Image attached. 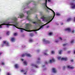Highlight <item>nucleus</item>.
Segmentation results:
<instances>
[{"label":"nucleus","instance_id":"864d4df0","mask_svg":"<svg viewBox=\"0 0 75 75\" xmlns=\"http://www.w3.org/2000/svg\"><path fill=\"white\" fill-rule=\"evenodd\" d=\"M30 3H31V1H29V4H30Z\"/></svg>","mask_w":75,"mask_h":75},{"label":"nucleus","instance_id":"c03bdc74","mask_svg":"<svg viewBox=\"0 0 75 75\" xmlns=\"http://www.w3.org/2000/svg\"><path fill=\"white\" fill-rule=\"evenodd\" d=\"M61 57H58L59 59H61Z\"/></svg>","mask_w":75,"mask_h":75},{"label":"nucleus","instance_id":"6ab92c4d","mask_svg":"<svg viewBox=\"0 0 75 75\" xmlns=\"http://www.w3.org/2000/svg\"><path fill=\"white\" fill-rule=\"evenodd\" d=\"M72 20V19L71 18H68L67 20V21H68V22H69V21H70L71 20Z\"/></svg>","mask_w":75,"mask_h":75},{"label":"nucleus","instance_id":"bb28decb","mask_svg":"<svg viewBox=\"0 0 75 75\" xmlns=\"http://www.w3.org/2000/svg\"><path fill=\"white\" fill-rule=\"evenodd\" d=\"M33 39H30L29 40L30 42H33Z\"/></svg>","mask_w":75,"mask_h":75},{"label":"nucleus","instance_id":"b1692460","mask_svg":"<svg viewBox=\"0 0 75 75\" xmlns=\"http://www.w3.org/2000/svg\"><path fill=\"white\" fill-rule=\"evenodd\" d=\"M9 33H10V32H9V31H8L6 33V34L7 35H9Z\"/></svg>","mask_w":75,"mask_h":75},{"label":"nucleus","instance_id":"c756f323","mask_svg":"<svg viewBox=\"0 0 75 75\" xmlns=\"http://www.w3.org/2000/svg\"><path fill=\"white\" fill-rule=\"evenodd\" d=\"M74 42V40H71V43H73Z\"/></svg>","mask_w":75,"mask_h":75},{"label":"nucleus","instance_id":"a18cd8bd","mask_svg":"<svg viewBox=\"0 0 75 75\" xmlns=\"http://www.w3.org/2000/svg\"><path fill=\"white\" fill-rule=\"evenodd\" d=\"M1 46L2 47H3V46H4V44H2L1 45Z\"/></svg>","mask_w":75,"mask_h":75},{"label":"nucleus","instance_id":"412c9836","mask_svg":"<svg viewBox=\"0 0 75 75\" xmlns=\"http://www.w3.org/2000/svg\"><path fill=\"white\" fill-rule=\"evenodd\" d=\"M23 63L24 64H25V65H27V62L26 61H24L23 62Z\"/></svg>","mask_w":75,"mask_h":75},{"label":"nucleus","instance_id":"6e6d98bb","mask_svg":"<svg viewBox=\"0 0 75 75\" xmlns=\"http://www.w3.org/2000/svg\"><path fill=\"white\" fill-rule=\"evenodd\" d=\"M37 63H39V61H37Z\"/></svg>","mask_w":75,"mask_h":75},{"label":"nucleus","instance_id":"ea45409f","mask_svg":"<svg viewBox=\"0 0 75 75\" xmlns=\"http://www.w3.org/2000/svg\"><path fill=\"white\" fill-rule=\"evenodd\" d=\"M59 39H60V40H62V38L61 37L59 38Z\"/></svg>","mask_w":75,"mask_h":75},{"label":"nucleus","instance_id":"052dcab7","mask_svg":"<svg viewBox=\"0 0 75 75\" xmlns=\"http://www.w3.org/2000/svg\"><path fill=\"white\" fill-rule=\"evenodd\" d=\"M31 10H33V8L32 9H31Z\"/></svg>","mask_w":75,"mask_h":75},{"label":"nucleus","instance_id":"5fc2aeb1","mask_svg":"<svg viewBox=\"0 0 75 75\" xmlns=\"http://www.w3.org/2000/svg\"><path fill=\"white\" fill-rule=\"evenodd\" d=\"M61 25H63V23H62L61 24Z\"/></svg>","mask_w":75,"mask_h":75},{"label":"nucleus","instance_id":"e2e57ef3","mask_svg":"<svg viewBox=\"0 0 75 75\" xmlns=\"http://www.w3.org/2000/svg\"><path fill=\"white\" fill-rule=\"evenodd\" d=\"M24 74H25H25H26V73H24Z\"/></svg>","mask_w":75,"mask_h":75},{"label":"nucleus","instance_id":"f704fd0d","mask_svg":"<svg viewBox=\"0 0 75 75\" xmlns=\"http://www.w3.org/2000/svg\"><path fill=\"white\" fill-rule=\"evenodd\" d=\"M33 24H37V23L36 22H33Z\"/></svg>","mask_w":75,"mask_h":75},{"label":"nucleus","instance_id":"f8f14e48","mask_svg":"<svg viewBox=\"0 0 75 75\" xmlns=\"http://www.w3.org/2000/svg\"><path fill=\"white\" fill-rule=\"evenodd\" d=\"M25 54L26 56H27V57H31V55L30 54L25 53Z\"/></svg>","mask_w":75,"mask_h":75},{"label":"nucleus","instance_id":"7ed1b4c3","mask_svg":"<svg viewBox=\"0 0 75 75\" xmlns=\"http://www.w3.org/2000/svg\"><path fill=\"white\" fill-rule=\"evenodd\" d=\"M52 16H48L47 17H44V16H43L42 17H41L42 19H43V21H49V20L52 17Z\"/></svg>","mask_w":75,"mask_h":75},{"label":"nucleus","instance_id":"20e7f679","mask_svg":"<svg viewBox=\"0 0 75 75\" xmlns=\"http://www.w3.org/2000/svg\"><path fill=\"white\" fill-rule=\"evenodd\" d=\"M10 23L7 22H4V23L0 25V28H2V25H7V27H9V26L8 25H12V24H9Z\"/></svg>","mask_w":75,"mask_h":75},{"label":"nucleus","instance_id":"9b49d317","mask_svg":"<svg viewBox=\"0 0 75 75\" xmlns=\"http://www.w3.org/2000/svg\"><path fill=\"white\" fill-rule=\"evenodd\" d=\"M11 41L12 42H14V41H15V38H11Z\"/></svg>","mask_w":75,"mask_h":75},{"label":"nucleus","instance_id":"0eeeda50","mask_svg":"<svg viewBox=\"0 0 75 75\" xmlns=\"http://www.w3.org/2000/svg\"><path fill=\"white\" fill-rule=\"evenodd\" d=\"M70 5L71 6V8H75V3H71Z\"/></svg>","mask_w":75,"mask_h":75},{"label":"nucleus","instance_id":"72a5a7b5","mask_svg":"<svg viewBox=\"0 0 75 75\" xmlns=\"http://www.w3.org/2000/svg\"><path fill=\"white\" fill-rule=\"evenodd\" d=\"M75 32V30H73L72 31V33H74Z\"/></svg>","mask_w":75,"mask_h":75},{"label":"nucleus","instance_id":"603ef678","mask_svg":"<svg viewBox=\"0 0 75 75\" xmlns=\"http://www.w3.org/2000/svg\"><path fill=\"white\" fill-rule=\"evenodd\" d=\"M65 66H64L63 68H64V69H65Z\"/></svg>","mask_w":75,"mask_h":75},{"label":"nucleus","instance_id":"bf43d9fd","mask_svg":"<svg viewBox=\"0 0 75 75\" xmlns=\"http://www.w3.org/2000/svg\"><path fill=\"white\" fill-rule=\"evenodd\" d=\"M45 65L43 66V67H45Z\"/></svg>","mask_w":75,"mask_h":75},{"label":"nucleus","instance_id":"69168bd1","mask_svg":"<svg viewBox=\"0 0 75 75\" xmlns=\"http://www.w3.org/2000/svg\"><path fill=\"white\" fill-rule=\"evenodd\" d=\"M48 27H49V26H48L47 27V28H48Z\"/></svg>","mask_w":75,"mask_h":75},{"label":"nucleus","instance_id":"4468645a","mask_svg":"<svg viewBox=\"0 0 75 75\" xmlns=\"http://www.w3.org/2000/svg\"><path fill=\"white\" fill-rule=\"evenodd\" d=\"M19 16L21 18H23L24 17V14L23 13H21V14L19 15Z\"/></svg>","mask_w":75,"mask_h":75},{"label":"nucleus","instance_id":"c9c22d12","mask_svg":"<svg viewBox=\"0 0 75 75\" xmlns=\"http://www.w3.org/2000/svg\"><path fill=\"white\" fill-rule=\"evenodd\" d=\"M49 35H52V33H49Z\"/></svg>","mask_w":75,"mask_h":75},{"label":"nucleus","instance_id":"5701e85b","mask_svg":"<svg viewBox=\"0 0 75 75\" xmlns=\"http://www.w3.org/2000/svg\"><path fill=\"white\" fill-rule=\"evenodd\" d=\"M25 56V54H23L21 55L22 57H24Z\"/></svg>","mask_w":75,"mask_h":75},{"label":"nucleus","instance_id":"e433bc0d","mask_svg":"<svg viewBox=\"0 0 75 75\" xmlns=\"http://www.w3.org/2000/svg\"><path fill=\"white\" fill-rule=\"evenodd\" d=\"M67 45V44H64L63 45V46H66V45Z\"/></svg>","mask_w":75,"mask_h":75},{"label":"nucleus","instance_id":"338daca9","mask_svg":"<svg viewBox=\"0 0 75 75\" xmlns=\"http://www.w3.org/2000/svg\"><path fill=\"white\" fill-rule=\"evenodd\" d=\"M37 52H39V50H38V51H37Z\"/></svg>","mask_w":75,"mask_h":75},{"label":"nucleus","instance_id":"393cba45","mask_svg":"<svg viewBox=\"0 0 75 75\" xmlns=\"http://www.w3.org/2000/svg\"><path fill=\"white\" fill-rule=\"evenodd\" d=\"M56 16H60V14H59V13H57L56 14Z\"/></svg>","mask_w":75,"mask_h":75},{"label":"nucleus","instance_id":"58836bf2","mask_svg":"<svg viewBox=\"0 0 75 75\" xmlns=\"http://www.w3.org/2000/svg\"><path fill=\"white\" fill-rule=\"evenodd\" d=\"M44 55H47V53H44Z\"/></svg>","mask_w":75,"mask_h":75},{"label":"nucleus","instance_id":"13d9d810","mask_svg":"<svg viewBox=\"0 0 75 75\" xmlns=\"http://www.w3.org/2000/svg\"><path fill=\"white\" fill-rule=\"evenodd\" d=\"M55 42H58V41H55Z\"/></svg>","mask_w":75,"mask_h":75},{"label":"nucleus","instance_id":"49530a36","mask_svg":"<svg viewBox=\"0 0 75 75\" xmlns=\"http://www.w3.org/2000/svg\"><path fill=\"white\" fill-rule=\"evenodd\" d=\"M40 58H38V60H40Z\"/></svg>","mask_w":75,"mask_h":75},{"label":"nucleus","instance_id":"680f3d73","mask_svg":"<svg viewBox=\"0 0 75 75\" xmlns=\"http://www.w3.org/2000/svg\"><path fill=\"white\" fill-rule=\"evenodd\" d=\"M74 54H75V51H74Z\"/></svg>","mask_w":75,"mask_h":75},{"label":"nucleus","instance_id":"1a4fd4ad","mask_svg":"<svg viewBox=\"0 0 75 75\" xmlns=\"http://www.w3.org/2000/svg\"><path fill=\"white\" fill-rule=\"evenodd\" d=\"M67 59H68L67 58H62L61 59V60H63V61H67Z\"/></svg>","mask_w":75,"mask_h":75},{"label":"nucleus","instance_id":"dca6fc26","mask_svg":"<svg viewBox=\"0 0 75 75\" xmlns=\"http://www.w3.org/2000/svg\"><path fill=\"white\" fill-rule=\"evenodd\" d=\"M55 61V60L54 59V58H53L52 59V60H50V63H51L52 62H54Z\"/></svg>","mask_w":75,"mask_h":75},{"label":"nucleus","instance_id":"ddd939ff","mask_svg":"<svg viewBox=\"0 0 75 75\" xmlns=\"http://www.w3.org/2000/svg\"><path fill=\"white\" fill-rule=\"evenodd\" d=\"M67 68H69V69H74V67H71L70 66H68Z\"/></svg>","mask_w":75,"mask_h":75},{"label":"nucleus","instance_id":"7c9ffc66","mask_svg":"<svg viewBox=\"0 0 75 75\" xmlns=\"http://www.w3.org/2000/svg\"><path fill=\"white\" fill-rule=\"evenodd\" d=\"M21 72H25V71L23 70H21Z\"/></svg>","mask_w":75,"mask_h":75},{"label":"nucleus","instance_id":"3c124183","mask_svg":"<svg viewBox=\"0 0 75 75\" xmlns=\"http://www.w3.org/2000/svg\"><path fill=\"white\" fill-rule=\"evenodd\" d=\"M21 60H22V61H24V59H21Z\"/></svg>","mask_w":75,"mask_h":75},{"label":"nucleus","instance_id":"4be33fe9","mask_svg":"<svg viewBox=\"0 0 75 75\" xmlns=\"http://www.w3.org/2000/svg\"><path fill=\"white\" fill-rule=\"evenodd\" d=\"M47 0H45V6L46 7H47Z\"/></svg>","mask_w":75,"mask_h":75},{"label":"nucleus","instance_id":"f3484780","mask_svg":"<svg viewBox=\"0 0 75 75\" xmlns=\"http://www.w3.org/2000/svg\"><path fill=\"white\" fill-rule=\"evenodd\" d=\"M27 18L28 21H31V19H30V18H29V17H28V16L27 17Z\"/></svg>","mask_w":75,"mask_h":75},{"label":"nucleus","instance_id":"4c0bfd02","mask_svg":"<svg viewBox=\"0 0 75 75\" xmlns=\"http://www.w3.org/2000/svg\"><path fill=\"white\" fill-rule=\"evenodd\" d=\"M38 21L40 23H41V20H38Z\"/></svg>","mask_w":75,"mask_h":75},{"label":"nucleus","instance_id":"0e129e2a","mask_svg":"<svg viewBox=\"0 0 75 75\" xmlns=\"http://www.w3.org/2000/svg\"><path fill=\"white\" fill-rule=\"evenodd\" d=\"M72 1H75V0H72Z\"/></svg>","mask_w":75,"mask_h":75},{"label":"nucleus","instance_id":"2f4dec72","mask_svg":"<svg viewBox=\"0 0 75 75\" xmlns=\"http://www.w3.org/2000/svg\"><path fill=\"white\" fill-rule=\"evenodd\" d=\"M7 75H11V74L10 73H7Z\"/></svg>","mask_w":75,"mask_h":75},{"label":"nucleus","instance_id":"09e8293b","mask_svg":"<svg viewBox=\"0 0 75 75\" xmlns=\"http://www.w3.org/2000/svg\"><path fill=\"white\" fill-rule=\"evenodd\" d=\"M48 1L50 2V1H51V0H48Z\"/></svg>","mask_w":75,"mask_h":75},{"label":"nucleus","instance_id":"8fccbe9b","mask_svg":"<svg viewBox=\"0 0 75 75\" xmlns=\"http://www.w3.org/2000/svg\"><path fill=\"white\" fill-rule=\"evenodd\" d=\"M74 21L75 22V17L74 18Z\"/></svg>","mask_w":75,"mask_h":75},{"label":"nucleus","instance_id":"473e14b6","mask_svg":"<svg viewBox=\"0 0 75 75\" xmlns=\"http://www.w3.org/2000/svg\"><path fill=\"white\" fill-rule=\"evenodd\" d=\"M30 36H31L32 37L33 36V34L31 33L30 34Z\"/></svg>","mask_w":75,"mask_h":75},{"label":"nucleus","instance_id":"9d476101","mask_svg":"<svg viewBox=\"0 0 75 75\" xmlns=\"http://www.w3.org/2000/svg\"><path fill=\"white\" fill-rule=\"evenodd\" d=\"M65 31H68L69 32H71V29L69 28H68L66 29H65Z\"/></svg>","mask_w":75,"mask_h":75},{"label":"nucleus","instance_id":"2eb2a0df","mask_svg":"<svg viewBox=\"0 0 75 75\" xmlns=\"http://www.w3.org/2000/svg\"><path fill=\"white\" fill-rule=\"evenodd\" d=\"M32 13V12L31 11H28V12H27V14H29V15H30V14H32V13Z\"/></svg>","mask_w":75,"mask_h":75},{"label":"nucleus","instance_id":"a878e982","mask_svg":"<svg viewBox=\"0 0 75 75\" xmlns=\"http://www.w3.org/2000/svg\"><path fill=\"white\" fill-rule=\"evenodd\" d=\"M59 54H61V52H62V50H60L59 51Z\"/></svg>","mask_w":75,"mask_h":75},{"label":"nucleus","instance_id":"f03ea898","mask_svg":"<svg viewBox=\"0 0 75 75\" xmlns=\"http://www.w3.org/2000/svg\"><path fill=\"white\" fill-rule=\"evenodd\" d=\"M47 8H48V9H49V10H51L52 12H53V14H54V16L52 17V18L51 19V20H50L49 22H48L46 24L42 25H41L40 27V28H39L38 29H35L34 30H33L32 31H38V30H40V28H43V26H44V25H47V24H48L50 23V22L51 21H52V20L54 18V17H55V12L53 10H52V9L49 8L48 7H47Z\"/></svg>","mask_w":75,"mask_h":75},{"label":"nucleus","instance_id":"423d86ee","mask_svg":"<svg viewBox=\"0 0 75 75\" xmlns=\"http://www.w3.org/2000/svg\"><path fill=\"white\" fill-rule=\"evenodd\" d=\"M42 41L43 42H45V44H50V41L46 40L45 39H43L42 40Z\"/></svg>","mask_w":75,"mask_h":75},{"label":"nucleus","instance_id":"39448f33","mask_svg":"<svg viewBox=\"0 0 75 75\" xmlns=\"http://www.w3.org/2000/svg\"><path fill=\"white\" fill-rule=\"evenodd\" d=\"M3 43L4 44H6V46H9V42L6 41H3Z\"/></svg>","mask_w":75,"mask_h":75},{"label":"nucleus","instance_id":"c85d7f7f","mask_svg":"<svg viewBox=\"0 0 75 75\" xmlns=\"http://www.w3.org/2000/svg\"><path fill=\"white\" fill-rule=\"evenodd\" d=\"M17 35V33H14V34H13V35L14 36H16V35Z\"/></svg>","mask_w":75,"mask_h":75},{"label":"nucleus","instance_id":"f257e3e1","mask_svg":"<svg viewBox=\"0 0 75 75\" xmlns=\"http://www.w3.org/2000/svg\"><path fill=\"white\" fill-rule=\"evenodd\" d=\"M13 20L14 22H12V23H13V24H12L9 25H13L18 29H20L21 31V33H23V31H24V30L26 31H27L28 30H30V24H29V23H26V27H25L26 29H23L22 28H18L17 27L18 26V23L17 22V18L15 17L13 18Z\"/></svg>","mask_w":75,"mask_h":75},{"label":"nucleus","instance_id":"de8ad7c7","mask_svg":"<svg viewBox=\"0 0 75 75\" xmlns=\"http://www.w3.org/2000/svg\"><path fill=\"white\" fill-rule=\"evenodd\" d=\"M45 64H48V63H47V62H45Z\"/></svg>","mask_w":75,"mask_h":75},{"label":"nucleus","instance_id":"4d7b16f0","mask_svg":"<svg viewBox=\"0 0 75 75\" xmlns=\"http://www.w3.org/2000/svg\"><path fill=\"white\" fill-rule=\"evenodd\" d=\"M1 54H2V53L1 52L0 53V55H1Z\"/></svg>","mask_w":75,"mask_h":75},{"label":"nucleus","instance_id":"a19ab883","mask_svg":"<svg viewBox=\"0 0 75 75\" xmlns=\"http://www.w3.org/2000/svg\"><path fill=\"white\" fill-rule=\"evenodd\" d=\"M70 52H71V51H68V53L69 54V53H70Z\"/></svg>","mask_w":75,"mask_h":75},{"label":"nucleus","instance_id":"79ce46f5","mask_svg":"<svg viewBox=\"0 0 75 75\" xmlns=\"http://www.w3.org/2000/svg\"><path fill=\"white\" fill-rule=\"evenodd\" d=\"M2 65H4V62H3L2 63Z\"/></svg>","mask_w":75,"mask_h":75},{"label":"nucleus","instance_id":"37998d69","mask_svg":"<svg viewBox=\"0 0 75 75\" xmlns=\"http://www.w3.org/2000/svg\"><path fill=\"white\" fill-rule=\"evenodd\" d=\"M71 62H73V61H74V60L72 59L71 60Z\"/></svg>","mask_w":75,"mask_h":75},{"label":"nucleus","instance_id":"774afa93","mask_svg":"<svg viewBox=\"0 0 75 75\" xmlns=\"http://www.w3.org/2000/svg\"><path fill=\"white\" fill-rule=\"evenodd\" d=\"M0 39H1V37H0Z\"/></svg>","mask_w":75,"mask_h":75},{"label":"nucleus","instance_id":"6e6552de","mask_svg":"<svg viewBox=\"0 0 75 75\" xmlns=\"http://www.w3.org/2000/svg\"><path fill=\"white\" fill-rule=\"evenodd\" d=\"M52 71L54 73H56V72H57V70H56V69H55V68H53L52 69Z\"/></svg>","mask_w":75,"mask_h":75},{"label":"nucleus","instance_id":"a211bd4d","mask_svg":"<svg viewBox=\"0 0 75 75\" xmlns=\"http://www.w3.org/2000/svg\"><path fill=\"white\" fill-rule=\"evenodd\" d=\"M15 67L16 68H18L19 67L18 65V64H16L15 65Z\"/></svg>","mask_w":75,"mask_h":75},{"label":"nucleus","instance_id":"cd10ccee","mask_svg":"<svg viewBox=\"0 0 75 75\" xmlns=\"http://www.w3.org/2000/svg\"><path fill=\"white\" fill-rule=\"evenodd\" d=\"M51 53L52 54H54L55 53V52L54 51H52Z\"/></svg>","mask_w":75,"mask_h":75},{"label":"nucleus","instance_id":"aec40b11","mask_svg":"<svg viewBox=\"0 0 75 75\" xmlns=\"http://www.w3.org/2000/svg\"><path fill=\"white\" fill-rule=\"evenodd\" d=\"M31 66H34L35 68H38V66L36 65H34L33 64H31Z\"/></svg>","mask_w":75,"mask_h":75}]
</instances>
